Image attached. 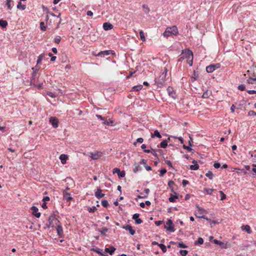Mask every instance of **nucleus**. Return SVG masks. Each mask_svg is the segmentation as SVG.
Masks as SVG:
<instances>
[{"mask_svg":"<svg viewBox=\"0 0 256 256\" xmlns=\"http://www.w3.org/2000/svg\"><path fill=\"white\" fill-rule=\"evenodd\" d=\"M50 122L54 128H57L58 126V121L57 118L55 117H50Z\"/></svg>","mask_w":256,"mask_h":256,"instance_id":"obj_8","label":"nucleus"},{"mask_svg":"<svg viewBox=\"0 0 256 256\" xmlns=\"http://www.w3.org/2000/svg\"><path fill=\"white\" fill-rule=\"evenodd\" d=\"M247 92L250 94H256V90H248Z\"/></svg>","mask_w":256,"mask_h":256,"instance_id":"obj_61","label":"nucleus"},{"mask_svg":"<svg viewBox=\"0 0 256 256\" xmlns=\"http://www.w3.org/2000/svg\"><path fill=\"white\" fill-rule=\"evenodd\" d=\"M220 68V64H211L206 67V71L208 73H211Z\"/></svg>","mask_w":256,"mask_h":256,"instance_id":"obj_3","label":"nucleus"},{"mask_svg":"<svg viewBox=\"0 0 256 256\" xmlns=\"http://www.w3.org/2000/svg\"><path fill=\"white\" fill-rule=\"evenodd\" d=\"M241 228L242 230H244V231L246 232L248 234H250L252 233V230H250V226H248V225H245V226L243 225L242 226Z\"/></svg>","mask_w":256,"mask_h":256,"instance_id":"obj_21","label":"nucleus"},{"mask_svg":"<svg viewBox=\"0 0 256 256\" xmlns=\"http://www.w3.org/2000/svg\"><path fill=\"white\" fill-rule=\"evenodd\" d=\"M178 246L179 248H186L188 247L187 246L186 244H184L182 242H179L178 244Z\"/></svg>","mask_w":256,"mask_h":256,"instance_id":"obj_50","label":"nucleus"},{"mask_svg":"<svg viewBox=\"0 0 256 256\" xmlns=\"http://www.w3.org/2000/svg\"><path fill=\"white\" fill-rule=\"evenodd\" d=\"M96 210H97L95 206H92V207H89V208H88V212H94L95 211H96Z\"/></svg>","mask_w":256,"mask_h":256,"instance_id":"obj_41","label":"nucleus"},{"mask_svg":"<svg viewBox=\"0 0 256 256\" xmlns=\"http://www.w3.org/2000/svg\"><path fill=\"white\" fill-rule=\"evenodd\" d=\"M114 122L111 120H104V122L102 123L107 126H112Z\"/></svg>","mask_w":256,"mask_h":256,"instance_id":"obj_37","label":"nucleus"},{"mask_svg":"<svg viewBox=\"0 0 256 256\" xmlns=\"http://www.w3.org/2000/svg\"><path fill=\"white\" fill-rule=\"evenodd\" d=\"M6 6L8 10H11L14 6V1L12 0H6Z\"/></svg>","mask_w":256,"mask_h":256,"instance_id":"obj_18","label":"nucleus"},{"mask_svg":"<svg viewBox=\"0 0 256 256\" xmlns=\"http://www.w3.org/2000/svg\"><path fill=\"white\" fill-rule=\"evenodd\" d=\"M111 50H104L100 52L98 54L97 56H101L102 55H109L110 53Z\"/></svg>","mask_w":256,"mask_h":256,"instance_id":"obj_28","label":"nucleus"},{"mask_svg":"<svg viewBox=\"0 0 256 256\" xmlns=\"http://www.w3.org/2000/svg\"><path fill=\"white\" fill-rule=\"evenodd\" d=\"M196 216L198 218H204V219H206V220H208V221H211L210 219L208 218L206 216L204 215V216H197L196 214H195Z\"/></svg>","mask_w":256,"mask_h":256,"instance_id":"obj_55","label":"nucleus"},{"mask_svg":"<svg viewBox=\"0 0 256 256\" xmlns=\"http://www.w3.org/2000/svg\"><path fill=\"white\" fill-rule=\"evenodd\" d=\"M220 200H224L226 198V195L222 192H220Z\"/></svg>","mask_w":256,"mask_h":256,"instance_id":"obj_51","label":"nucleus"},{"mask_svg":"<svg viewBox=\"0 0 256 256\" xmlns=\"http://www.w3.org/2000/svg\"><path fill=\"white\" fill-rule=\"evenodd\" d=\"M116 250V248L113 246H110L109 248H106L104 250L105 252L108 253L110 255H112Z\"/></svg>","mask_w":256,"mask_h":256,"instance_id":"obj_16","label":"nucleus"},{"mask_svg":"<svg viewBox=\"0 0 256 256\" xmlns=\"http://www.w3.org/2000/svg\"><path fill=\"white\" fill-rule=\"evenodd\" d=\"M17 8L22 10H24L26 8V6L24 4H22L21 2H19L17 5Z\"/></svg>","mask_w":256,"mask_h":256,"instance_id":"obj_30","label":"nucleus"},{"mask_svg":"<svg viewBox=\"0 0 256 256\" xmlns=\"http://www.w3.org/2000/svg\"><path fill=\"white\" fill-rule=\"evenodd\" d=\"M180 253L182 256H186L188 252L186 250H180Z\"/></svg>","mask_w":256,"mask_h":256,"instance_id":"obj_47","label":"nucleus"},{"mask_svg":"<svg viewBox=\"0 0 256 256\" xmlns=\"http://www.w3.org/2000/svg\"><path fill=\"white\" fill-rule=\"evenodd\" d=\"M204 243V240L202 238H199L196 241L194 242L195 245L202 244Z\"/></svg>","mask_w":256,"mask_h":256,"instance_id":"obj_33","label":"nucleus"},{"mask_svg":"<svg viewBox=\"0 0 256 256\" xmlns=\"http://www.w3.org/2000/svg\"><path fill=\"white\" fill-rule=\"evenodd\" d=\"M108 229L106 227L102 228L101 229H98V231L100 232V234L103 236H107L106 232L108 231Z\"/></svg>","mask_w":256,"mask_h":256,"instance_id":"obj_22","label":"nucleus"},{"mask_svg":"<svg viewBox=\"0 0 256 256\" xmlns=\"http://www.w3.org/2000/svg\"><path fill=\"white\" fill-rule=\"evenodd\" d=\"M47 94L48 96H50L51 98H54L56 97V95L52 92H49Z\"/></svg>","mask_w":256,"mask_h":256,"instance_id":"obj_63","label":"nucleus"},{"mask_svg":"<svg viewBox=\"0 0 256 256\" xmlns=\"http://www.w3.org/2000/svg\"><path fill=\"white\" fill-rule=\"evenodd\" d=\"M64 195V200L67 202H70L73 200V198L70 196V193L67 192L65 191L63 192Z\"/></svg>","mask_w":256,"mask_h":256,"instance_id":"obj_13","label":"nucleus"},{"mask_svg":"<svg viewBox=\"0 0 256 256\" xmlns=\"http://www.w3.org/2000/svg\"><path fill=\"white\" fill-rule=\"evenodd\" d=\"M140 169H141V168H140V166H138V165H135L134 167V168L133 169V172L134 173H136L138 170H140Z\"/></svg>","mask_w":256,"mask_h":256,"instance_id":"obj_42","label":"nucleus"},{"mask_svg":"<svg viewBox=\"0 0 256 256\" xmlns=\"http://www.w3.org/2000/svg\"><path fill=\"white\" fill-rule=\"evenodd\" d=\"M196 208L198 210V216H204L203 214L206 212V210L199 206L198 205L196 206Z\"/></svg>","mask_w":256,"mask_h":256,"instance_id":"obj_19","label":"nucleus"},{"mask_svg":"<svg viewBox=\"0 0 256 256\" xmlns=\"http://www.w3.org/2000/svg\"><path fill=\"white\" fill-rule=\"evenodd\" d=\"M167 92L168 96L172 98H176V94L174 92L173 88L171 86H168L167 88Z\"/></svg>","mask_w":256,"mask_h":256,"instance_id":"obj_14","label":"nucleus"},{"mask_svg":"<svg viewBox=\"0 0 256 256\" xmlns=\"http://www.w3.org/2000/svg\"><path fill=\"white\" fill-rule=\"evenodd\" d=\"M182 58L184 59H193V53L192 50L188 49L183 50L181 53Z\"/></svg>","mask_w":256,"mask_h":256,"instance_id":"obj_2","label":"nucleus"},{"mask_svg":"<svg viewBox=\"0 0 256 256\" xmlns=\"http://www.w3.org/2000/svg\"><path fill=\"white\" fill-rule=\"evenodd\" d=\"M113 28V26L108 22H105L103 24V28L105 30H112Z\"/></svg>","mask_w":256,"mask_h":256,"instance_id":"obj_17","label":"nucleus"},{"mask_svg":"<svg viewBox=\"0 0 256 256\" xmlns=\"http://www.w3.org/2000/svg\"><path fill=\"white\" fill-rule=\"evenodd\" d=\"M206 176L210 180H212L213 178L214 174L212 172L208 171L207 173H206Z\"/></svg>","mask_w":256,"mask_h":256,"instance_id":"obj_39","label":"nucleus"},{"mask_svg":"<svg viewBox=\"0 0 256 256\" xmlns=\"http://www.w3.org/2000/svg\"><path fill=\"white\" fill-rule=\"evenodd\" d=\"M172 138H178V140L180 141V143L181 144H184V139L182 138V137L180 136V137H176V136H172Z\"/></svg>","mask_w":256,"mask_h":256,"instance_id":"obj_57","label":"nucleus"},{"mask_svg":"<svg viewBox=\"0 0 256 256\" xmlns=\"http://www.w3.org/2000/svg\"><path fill=\"white\" fill-rule=\"evenodd\" d=\"M40 28L41 30H42V31L46 30V28L44 25V22H42L40 23Z\"/></svg>","mask_w":256,"mask_h":256,"instance_id":"obj_44","label":"nucleus"},{"mask_svg":"<svg viewBox=\"0 0 256 256\" xmlns=\"http://www.w3.org/2000/svg\"><path fill=\"white\" fill-rule=\"evenodd\" d=\"M32 214L37 218H38L40 216V212H38V208L36 206H32L31 208Z\"/></svg>","mask_w":256,"mask_h":256,"instance_id":"obj_11","label":"nucleus"},{"mask_svg":"<svg viewBox=\"0 0 256 256\" xmlns=\"http://www.w3.org/2000/svg\"><path fill=\"white\" fill-rule=\"evenodd\" d=\"M142 9H143V10L144 12L146 14L150 12V9L148 8V6H146V4L142 5Z\"/></svg>","mask_w":256,"mask_h":256,"instance_id":"obj_40","label":"nucleus"},{"mask_svg":"<svg viewBox=\"0 0 256 256\" xmlns=\"http://www.w3.org/2000/svg\"><path fill=\"white\" fill-rule=\"evenodd\" d=\"M192 163L194 164L190 166V169L191 170H198L199 168V166L197 164L196 161L195 160H193Z\"/></svg>","mask_w":256,"mask_h":256,"instance_id":"obj_20","label":"nucleus"},{"mask_svg":"<svg viewBox=\"0 0 256 256\" xmlns=\"http://www.w3.org/2000/svg\"><path fill=\"white\" fill-rule=\"evenodd\" d=\"M154 136H156L158 138H162L161 134H160V133L159 132L158 130H155L154 131V134H151V137L152 138H154Z\"/></svg>","mask_w":256,"mask_h":256,"instance_id":"obj_27","label":"nucleus"},{"mask_svg":"<svg viewBox=\"0 0 256 256\" xmlns=\"http://www.w3.org/2000/svg\"><path fill=\"white\" fill-rule=\"evenodd\" d=\"M139 33H140V38L142 42H145L146 41V38H145V36H144V32L142 30H140V32H139Z\"/></svg>","mask_w":256,"mask_h":256,"instance_id":"obj_36","label":"nucleus"},{"mask_svg":"<svg viewBox=\"0 0 256 256\" xmlns=\"http://www.w3.org/2000/svg\"><path fill=\"white\" fill-rule=\"evenodd\" d=\"M253 168H252V171L254 172L253 174L256 175V164H252Z\"/></svg>","mask_w":256,"mask_h":256,"instance_id":"obj_59","label":"nucleus"},{"mask_svg":"<svg viewBox=\"0 0 256 256\" xmlns=\"http://www.w3.org/2000/svg\"><path fill=\"white\" fill-rule=\"evenodd\" d=\"M178 198V196H174L171 194L170 196L168 198V200L171 202H176V200Z\"/></svg>","mask_w":256,"mask_h":256,"instance_id":"obj_31","label":"nucleus"},{"mask_svg":"<svg viewBox=\"0 0 256 256\" xmlns=\"http://www.w3.org/2000/svg\"><path fill=\"white\" fill-rule=\"evenodd\" d=\"M166 164L170 168H172V165L170 161L166 160H165Z\"/></svg>","mask_w":256,"mask_h":256,"instance_id":"obj_60","label":"nucleus"},{"mask_svg":"<svg viewBox=\"0 0 256 256\" xmlns=\"http://www.w3.org/2000/svg\"><path fill=\"white\" fill-rule=\"evenodd\" d=\"M122 228L126 230H128L129 232L131 235H134L136 233L135 230L132 229V226L130 225L126 224Z\"/></svg>","mask_w":256,"mask_h":256,"instance_id":"obj_10","label":"nucleus"},{"mask_svg":"<svg viewBox=\"0 0 256 256\" xmlns=\"http://www.w3.org/2000/svg\"><path fill=\"white\" fill-rule=\"evenodd\" d=\"M143 142H144V139L142 138H137L136 142H134V144L136 146V142L142 143Z\"/></svg>","mask_w":256,"mask_h":256,"instance_id":"obj_54","label":"nucleus"},{"mask_svg":"<svg viewBox=\"0 0 256 256\" xmlns=\"http://www.w3.org/2000/svg\"><path fill=\"white\" fill-rule=\"evenodd\" d=\"M91 250H92V251H93V252H96V253H98V254H100V255H101V256H108V255H107V254H104L102 253V252H101V251H102V250L101 249H100V248H92V249H91Z\"/></svg>","mask_w":256,"mask_h":256,"instance_id":"obj_25","label":"nucleus"},{"mask_svg":"<svg viewBox=\"0 0 256 256\" xmlns=\"http://www.w3.org/2000/svg\"><path fill=\"white\" fill-rule=\"evenodd\" d=\"M151 154H152L156 158H158V154H156V150L152 148V152H150Z\"/></svg>","mask_w":256,"mask_h":256,"instance_id":"obj_56","label":"nucleus"},{"mask_svg":"<svg viewBox=\"0 0 256 256\" xmlns=\"http://www.w3.org/2000/svg\"><path fill=\"white\" fill-rule=\"evenodd\" d=\"M44 54H40L38 58V60H36V64H39L40 63L44 58Z\"/></svg>","mask_w":256,"mask_h":256,"instance_id":"obj_32","label":"nucleus"},{"mask_svg":"<svg viewBox=\"0 0 256 256\" xmlns=\"http://www.w3.org/2000/svg\"><path fill=\"white\" fill-rule=\"evenodd\" d=\"M213 190H214L212 189V188H204V191L206 192V194H210V195L212 194Z\"/></svg>","mask_w":256,"mask_h":256,"instance_id":"obj_46","label":"nucleus"},{"mask_svg":"<svg viewBox=\"0 0 256 256\" xmlns=\"http://www.w3.org/2000/svg\"><path fill=\"white\" fill-rule=\"evenodd\" d=\"M48 223L51 226L52 228L54 227V224H53L54 221H55L56 222L60 223V222L56 218L55 215H51L48 217Z\"/></svg>","mask_w":256,"mask_h":256,"instance_id":"obj_7","label":"nucleus"},{"mask_svg":"<svg viewBox=\"0 0 256 256\" xmlns=\"http://www.w3.org/2000/svg\"><path fill=\"white\" fill-rule=\"evenodd\" d=\"M56 224L57 225L56 230L58 236L60 238H62L64 236V232L62 225L58 224V223L57 222H56Z\"/></svg>","mask_w":256,"mask_h":256,"instance_id":"obj_6","label":"nucleus"},{"mask_svg":"<svg viewBox=\"0 0 256 256\" xmlns=\"http://www.w3.org/2000/svg\"><path fill=\"white\" fill-rule=\"evenodd\" d=\"M238 89L240 90H244L246 88V86L244 84H242L238 86Z\"/></svg>","mask_w":256,"mask_h":256,"instance_id":"obj_53","label":"nucleus"},{"mask_svg":"<svg viewBox=\"0 0 256 256\" xmlns=\"http://www.w3.org/2000/svg\"><path fill=\"white\" fill-rule=\"evenodd\" d=\"M60 40H61V38L60 36H58L55 38L54 39V42H56L58 44L60 42Z\"/></svg>","mask_w":256,"mask_h":256,"instance_id":"obj_52","label":"nucleus"},{"mask_svg":"<svg viewBox=\"0 0 256 256\" xmlns=\"http://www.w3.org/2000/svg\"><path fill=\"white\" fill-rule=\"evenodd\" d=\"M247 82L248 84H254V82H256V78H249L247 80Z\"/></svg>","mask_w":256,"mask_h":256,"instance_id":"obj_38","label":"nucleus"},{"mask_svg":"<svg viewBox=\"0 0 256 256\" xmlns=\"http://www.w3.org/2000/svg\"><path fill=\"white\" fill-rule=\"evenodd\" d=\"M158 246L161 248V250H162V252L164 253L166 252L167 250L164 244H158Z\"/></svg>","mask_w":256,"mask_h":256,"instance_id":"obj_35","label":"nucleus"},{"mask_svg":"<svg viewBox=\"0 0 256 256\" xmlns=\"http://www.w3.org/2000/svg\"><path fill=\"white\" fill-rule=\"evenodd\" d=\"M102 204L104 207L106 208L108 206V200H102Z\"/></svg>","mask_w":256,"mask_h":256,"instance_id":"obj_48","label":"nucleus"},{"mask_svg":"<svg viewBox=\"0 0 256 256\" xmlns=\"http://www.w3.org/2000/svg\"><path fill=\"white\" fill-rule=\"evenodd\" d=\"M90 154V157L92 159L96 160L102 157L103 154L100 152H91Z\"/></svg>","mask_w":256,"mask_h":256,"instance_id":"obj_5","label":"nucleus"},{"mask_svg":"<svg viewBox=\"0 0 256 256\" xmlns=\"http://www.w3.org/2000/svg\"><path fill=\"white\" fill-rule=\"evenodd\" d=\"M68 158L67 155L64 154H62L60 156V159L62 164H66Z\"/></svg>","mask_w":256,"mask_h":256,"instance_id":"obj_23","label":"nucleus"},{"mask_svg":"<svg viewBox=\"0 0 256 256\" xmlns=\"http://www.w3.org/2000/svg\"><path fill=\"white\" fill-rule=\"evenodd\" d=\"M174 184V182L172 180H170L168 182V186L171 188L172 186H173Z\"/></svg>","mask_w":256,"mask_h":256,"instance_id":"obj_64","label":"nucleus"},{"mask_svg":"<svg viewBox=\"0 0 256 256\" xmlns=\"http://www.w3.org/2000/svg\"><path fill=\"white\" fill-rule=\"evenodd\" d=\"M160 147L162 148H166L168 146V142L166 140H164L160 144Z\"/></svg>","mask_w":256,"mask_h":256,"instance_id":"obj_34","label":"nucleus"},{"mask_svg":"<svg viewBox=\"0 0 256 256\" xmlns=\"http://www.w3.org/2000/svg\"><path fill=\"white\" fill-rule=\"evenodd\" d=\"M143 88V86L142 84H139L137 86H134L132 88V91L138 92L141 90Z\"/></svg>","mask_w":256,"mask_h":256,"instance_id":"obj_26","label":"nucleus"},{"mask_svg":"<svg viewBox=\"0 0 256 256\" xmlns=\"http://www.w3.org/2000/svg\"><path fill=\"white\" fill-rule=\"evenodd\" d=\"M182 147H183L184 149L186 150L188 152H192V149L191 148V146H186L185 144H184Z\"/></svg>","mask_w":256,"mask_h":256,"instance_id":"obj_49","label":"nucleus"},{"mask_svg":"<svg viewBox=\"0 0 256 256\" xmlns=\"http://www.w3.org/2000/svg\"><path fill=\"white\" fill-rule=\"evenodd\" d=\"M214 166L216 168H218L220 166V164L219 162H215L214 164Z\"/></svg>","mask_w":256,"mask_h":256,"instance_id":"obj_62","label":"nucleus"},{"mask_svg":"<svg viewBox=\"0 0 256 256\" xmlns=\"http://www.w3.org/2000/svg\"><path fill=\"white\" fill-rule=\"evenodd\" d=\"M113 173H116L119 178H124L125 176V172L120 171L118 168H114L113 170Z\"/></svg>","mask_w":256,"mask_h":256,"instance_id":"obj_9","label":"nucleus"},{"mask_svg":"<svg viewBox=\"0 0 256 256\" xmlns=\"http://www.w3.org/2000/svg\"><path fill=\"white\" fill-rule=\"evenodd\" d=\"M8 26V22L3 20H0V26H1L2 28H6Z\"/></svg>","mask_w":256,"mask_h":256,"instance_id":"obj_29","label":"nucleus"},{"mask_svg":"<svg viewBox=\"0 0 256 256\" xmlns=\"http://www.w3.org/2000/svg\"><path fill=\"white\" fill-rule=\"evenodd\" d=\"M173 222L171 220H168L166 222V224L164 226V228L166 230L170 231V232H174L175 230L172 226Z\"/></svg>","mask_w":256,"mask_h":256,"instance_id":"obj_4","label":"nucleus"},{"mask_svg":"<svg viewBox=\"0 0 256 256\" xmlns=\"http://www.w3.org/2000/svg\"><path fill=\"white\" fill-rule=\"evenodd\" d=\"M210 96V94L208 91L204 92L202 96V98H207Z\"/></svg>","mask_w":256,"mask_h":256,"instance_id":"obj_45","label":"nucleus"},{"mask_svg":"<svg viewBox=\"0 0 256 256\" xmlns=\"http://www.w3.org/2000/svg\"><path fill=\"white\" fill-rule=\"evenodd\" d=\"M94 195L96 198L100 199L104 197L105 194L102 193V190L100 188H97L95 192Z\"/></svg>","mask_w":256,"mask_h":256,"instance_id":"obj_15","label":"nucleus"},{"mask_svg":"<svg viewBox=\"0 0 256 256\" xmlns=\"http://www.w3.org/2000/svg\"><path fill=\"white\" fill-rule=\"evenodd\" d=\"M166 172V170L165 168H162L160 170V177L163 176L164 174H165Z\"/></svg>","mask_w":256,"mask_h":256,"instance_id":"obj_43","label":"nucleus"},{"mask_svg":"<svg viewBox=\"0 0 256 256\" xmlns=\"http://www.w3.org/2000/svg\"><path fill=\"white\" fill-rule=\"evenodd\" d=\"M178 33V30L176 26L167 28L165 32L163 33V36L166 38H168L172 35H176Z\"/></svg>","mask_w":256,"mask_h":256,"instance_id":"obj_1","label":"nucleus"},{"mask_svg":"<svg viewBox=\"0 0 256 256\" xmlns=\"http://www.w3.org/2000/svg\"><path fill=\"white\" fill-rule=\"evenodd\" d=\"M140 214L138 213H136L132 216V219L135 220V222L136 224H140L142 222V220L139 218Z\"/></svg>","mask_w":256,"mask_h":256,"instance_id":"obj_12","label":"nucleus"},{"mask_svg":"<svg viewBox=\"0 0 256 256\" xmlns=\"http://www.w3.org/2000/svg\"><path fill=\"white\" fill-rule=\"evenodd\" d=\"M214 242L215 244L220 245L222 248H226V244L223 242L220 241L218 240H214Z\"/></svg>","mask_w":256,"mask_h":256,"instance_id":"obj_24","label":"nucleus"},{"mask_svg":"<svg viewBox=\"0 0 256 256\" xmlns=\"http://www.w3.org/2000/svg\"><path fill=\"white\" fill-rule=\"evenodd\" d=\"M188 184V181L186 180H183L182 181V184L184 187H185L187 184Z\"/></svg>","mask_w":256,"mask_h":256,"instance_id":"obj_58","label":"nucleus"}]
</instances>
